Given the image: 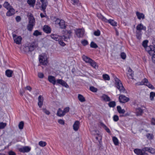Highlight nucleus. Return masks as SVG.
<instances>
[{
  "label": "nucleus",
  "instance_id": "1",
  "mask_svg": "<svg viewBox=\"0 0 155 155\" xmlns=\"http://www.w3.org/2000/svg\"><path fill=\"white\" fill-rule=\"evenodd\" d=\"M48 80L54 85L55 84H60L66 88L69 87L68 85L62 79H57L56 80L55 77L51 75H49L48 77Z\"/></svg>",
  "mask_w": 155,
  "mask_h": 155
},
{
  "label": "nucleus",
  "instance_id": "2",
  "mask_svg": "<svg viewBox=\"0 0 155 155\" xmlns=\"http://www.w3.org/2000/svg\"><path fill=\"white\" fill-rule=\"evenodd\" d=\"M39 61L40 63L43 65H46L48 62L47 55L45 54H40L39 56Z\"/></svg>",
  "mask_w": 155,
  "mask_h": 155
},
{
  "label": "nucleus",
  "instance_id": "3",
  "mask_svg": "<svg viewBox=\"0 0 155 155\" xmlns=\"http://www.w3.org/2000/svg\"><path fill=\"white\" fill-rule=\"evenodd\" d=\"M115 86L120 92H124L125 89L121 83V82L117 78H115Z\"/></svg>",
  "mask_w": 155,
  "mask_h": 155
},
{
  "label": "nucleus",
  "instance_id": "4",
  "mask_svg": "<svg viewBox=\"0 0 155 155\" xmlns=\"http://www.w3.org/2000/svg\"><path fill=\"white\" fill-rule=\"evenodd\" d=\"M35 48L34 43H29L25 47L24 49L26 52L32 51Z\"/></svg>",
  "mask_w": 155,
  "mask_h": 155
},
{
  "label": "nucleus",
  "instance_id": "5",
  "mask_svg": "<svg viewBox=\"0 0 155 155\" xmlns=\"http://www.w3.org/2000/svg\"><path fill=\"white\" fill-rule=\"evenodd\" d=\"M12 35L15 42L17 44H20L22 40L21 37L20 36H17L16 34L13 33H12Z\"/></svg>",
  "mask_w": 155,
  "mask_h": 155
},
{
  "label": "nucleus",
  "instance_id": "6",
  "mask_svg": "<svg viewBox=\"0 0 155 155\" xmlns=\"http://www.w3.org/2000/svg\"><path fill=\"white\" fill-rule=\"evenodd\" d=\"M145 48L146 51L150 55H152L155 53V47L153 45L147 46Z\"/></svg>",
  "mask_w": 155,
  "mask_h": 155
},
{
  "label": "nucleus",
  "instance_id": "7",
  "mask_svg": "<svg viewBox=\"0 0 155 155\" xmlns=\"http://www.w3.org/2000/svg\"><path fill=\"white\" fill-rule=\"evenodd\" d=\"M119 100L120 102L121 103H125L128 101L130 99L128 97H127L124 95H120L119 97Z\"/></svg>",
  "mask_w": 155,
  "mask_h": 155
},
{
  "label": "nucleus",
  "instance_id": "8",
  "mask_svg": "<svg viewBox=\"0 0 155 155\" xmlns=\"http://www.w3.org/2000/svg\"><path fill=\"white\" fill-rule=\"evenodd\" d=\"M75 33L78 38H82L84 35V31L82 29H77L75 31Z\"/></svg>",
  "mask_w": 155,
  "mask_h": 155
},
{
  "label": "nucleus",
  "instance_id": "9",
  "mask_svg": "<svg viewBox=\"0 0 155 155\" xmlns=\"http://www.w3.org/2000/svg\"><path fill=\"white\" fill-rule=\"evenodd\" d=\"M134 152L137 155H149L147 153L144 152L142 149H134Z\"/></svg>",
  "mask_w": 155,
  "mask_h": 155
},
{
  "label": "nucleus",
  "instance_id": "10",
  "mask_svg": "<svg viewBox=\"0 0 155 155\" xmlns=\"http://www.w3.org/2000/svg\"><path fill=\"white\" fill-rule=\"evenodd\" d=\"M31 147L28 146H25L19 148V151L22 153L28 152L31 150Z\"/></svg>",
  "mask_w": 155,
  "mask_h": 155
},
{
  "label": "nucleus",
  "instance_id": "11",
  "mask_svg": "<svg viewBox=\"0 0 155 155\" xmlns=\"http://www.w3.org/2000/svg\"><path fill=\"white\" fill-rule=\"evenodd\" d=\"M143 112V110L140 107H138L135 109V113L137 116L142 115Z\"/></svg>",
  "mask_w": 155,
  "mask_h": 155
},
{
  "label": "nucleus",
  "instance_id": "12",
  "mask_svg": "<svg viewBox=\"0 0 155 155\" xmlns=\"http://www.w3.org/2000/svg\"><path fill=\"white\" fill-rule=\"evenodd\" d=\"M136 29L137 30L139 31H142V30L146 31V28L145 26H143L142 23H140L137 25Z\"/></svg>",
  "mask_w": 155,
  "mask_h": 155
},
{
  "label": "nucleus",
  "instance_id": "13",
  "mask_svg": "<svg viewBox=\"0 0 155 155\" xmlns=\"http://www.w3.org/2000/svg\"><path fill=\"white\" fill-rule=\"evenodd\" d=\"M8 10V11L6 13V15L7 16H12L15 13V10L12 7Z\"/></svg>",
  "mask_w": 155,
  "mask_h": 155
},
{
  "label": "nucleus",
  "instance_id": "14",
  "mask_svg": "<svg viewBox=\"0 0 155 155\" xmlns=\"http://www.w3.org/2000/svg\"><path fill=\"white\" fill-rule=\"evenodd\" d=\"M100 98L104 101H110L111 100L110 97L107 95L103 94L102 96H101Z\"/></svg>",
  "mask_w": 155,
  "mask_h": 155
},
{
  "label": "nucleus",
  "instance_id": "15",
  "mask_svg": "<svg viewBox=\"0 0 155 155\" xmlns=\"http://www.w3.org/2000/svg\"><path fill=\"white\" fill-rule=\"evenodd\" d=\"M80 124V123L79 121L76 120L75 121L73 125V128L74 130L77 131L78 130Z\"/></svg>",
  "mask_w": 155,
  "mask_h": 155
},
{
  "label": "nucleus",
  "instance_id": "16",
  "mask_svg": "<svg viewBox=\"0 0 155 155\" xmlns=\"http://www.w3.org/2000/svg\"><path fill=\"white\" fill-rule=\"evenodd\" d=\"M41 1L42 3L41 10L43 12H45L47 6L46 2L45 0H41Z\"/></svg>",
  "mask_w": 155,
  "mask_h": 155
},
{
  "label": "nucleus",
  "instance_id": "17",
  "mask_svg": "<svg viewBox=\"0 0 155 155\" xmlns=\"http://www.w3.org/2000/svg\"><path fill=\"white\" fill-rule=\"evenodd\" d=\"M43 31L47 33H50L51 32V28L48 25H45L43 27Z\"/></svg>",
  "mask_w": 155,
  "mask_h": 155
},
{
  "label": "nucleus",
  "instance_id": "18",
  "mask_svg": "<svg viewBox=\"0 0 155 155\" xmlns=\"http://www.w3.org/2000/svg\"><path fill=\"white\" fill-rule=\"evenodd\" d=\"M29 24H32L33 25H35V20L32 14H30L29 17Z\"/></svg>",
  "mask_w": 155,
  "mask_h": 155
},
{
  "label": "nucleus",
  "instance_id": "19",
  "mask_svg": "<svg viewBox=\"0 0 155 155\" xmlns=\"http://www.w3.org/2000/svg\"><path fill=\"white\" fill-rule=\"evenodd\" d=\"M105 22L109 23L113 26H117V23L113 19H110L108 20L107 19V21H106Z\"/></svg>",
  "mask_w": 155,
  "mask_h": 155
},
{
  "label": "nucleus",
  "instance_id": "20",
  "mask_svg": "<svg viewBox=\"0 0 155 155\" xmlns=\"http://www.w3.org/2000/svg\"><path fill=\"white\" fill-rule=\"evenodd\" d=\"M82 58L83 60L85 61V62L89 64L90 63L92 60L89 57L84 55L82 56Z\"/></svg>",
  "mask_w": 155,
  "mask_h": 155
},
{
  "label": "nucleus",
  "instance_id": "21",
  "mask_svg": "<svg viewBox=\"0 0 155 155\" xmlns=\"http://www.w3.org/2000/svg\"><path fill=\"white\" fill-rule=\"evenodd\" d=\"M136 15L137 16V18L140 20L141 19H144L145 18L144 15L143 13H141L138 12H136Z\"/></svg>",
  "mask_w": 155,
  "mask_h": 155
},
{
  "label": "nucleus",
  "instance_id": "22",
  "mask_svg": "<svg viewBox=\"0 0 155 155\" xmlns=\"http://www.w3.org/2000/svg\"><path fill=\"white\" fill-rule=\"evenodd\" d=\"M38 105L40 107H41L43 105V99L42 96L39 95L38 97Z\"/></svg>",
  "mask_w": 155,
  "mask_h": 155
},
{
  "label": "nucleus",
  "instance_id": "23",
  "mask_svg": "<svg viewBox=\"0 0 155 155\" xmlns=\"http://www.w3.org/2000/svg\"><path fill=\"white\" fill-rule=\"evenodd\" d=\"M136 34L137 38L139 40H140L141 38L142 34V31L136 30Z\"/></svg>",
  "mask_w": 155,
  "mask_h": 155
},
{
  "label": "nucleus",
  "instance_id": "24",
  "mask_svg": "<svg viewBox=\"0 0 155 155\" xmlns=\"http://www.w3.org/2000/svg\"><path fill=\"white\" fill-rule=\"evenodd\" d=\"M57 115L59 117H63L64 116V114L63 110H62L61 108H59L57 111Z\"/></svg>",
  "mask_w": 155,
  "mask_h": 155
},
{
  "label": "nucleus",
  "instance_id": "25",
  "mask_svg": "<svg viewBox=\"0 0 155 155\" xmlns=\"http://www.w3.org/2000/svg\"><path fill=\"white\" fill-rule=\"evenodd\" d=\"M13 73V71L9 69H8L5 71V75L8 77H11Z\"/></svg>",
  "mask_w": 155,
  "mask_h": 155
},
{
  "label": "nucleus",
  "instance_id": "26",
  "mask_svg": "<svg viewBox=\"0 0 155 155\" xmlns=\"http://www.w3.org/2000/svg\"><path fill=\"white\" fill-rule=\"evenodd\" d=\"M36 0H27L28 4L31 7H33L35 6Z\"/></svg>",
  "mask_w": 155,
  "mask_h": 155
},
{
  "label": "nucleus",
  "instance_id": "27",
  "mask_svg": "<svg viewBox=\"0 0 155 155\" xmlns=\"http://www.w3.org/2000/svg\"><path fill=\"white\" fill-rule=\"evenodd\" d=\"M100 124L106 130V131L108 133H110V129L103 123L101 122Z\"/></svg>",
  "mask_w": 155,
  "mask_h": 155
},
{
  "label": "nucleus",
  "instance_id": "28",
  "mask_svg": "<svg viewBox=\"0 0 155 155\" xmlns=\"http://www.w3.org/2000/svg\"><path fill=\"white\" fill-rule=\"evenodd\" d=\"M117 109L118 112L120 114H124L125 113V110L124 109H122L120 106H118L117 107Z\"/></svg>",
  "mask_w": 155,
  "mask_h": 155
},
{
  "label": "nucleus",
  "instance_id": "29",
  "mask_svg": "<svg viewBox=\"0 0 155 155\" xmlns=\"http://www.w3.org/2000/svg\"><path fill=\"white\" fill-rule=\"evenodd\" d=\"M90 65L95 69L98 68V66L97 65V64L94 60H92L91 62L89 64Z\"/></svg>",
  "mask_w": 155,
  "mask_h": 155
},
{
  "label": "nucleus",
  "instance_id": "30",
  "mask_svg": "<svg viewBox=\"0 0 155 155\" xmlns=\"http://www.w3.org/2000/svg\"><path fill=\"white\" fill-rule=\"evenodd\" d=\"M78 98L79 101L81 102H84L85 101V98L82 95L80 94H79L78 95Z\"/></svg>",
  "mask_w": 155,
  "mask_h": 155
},
{
  "label": "nucleus",
  "instance_id": "31",
  "mask_svg": "<svg viewBox=\"0 0 155 155\" xmlns=\"http://www.w3.org/2000/svg\"><path fill=\"white\" fill-rule=\"evenodd\" d=\"M59 25L60 26V28L61 29L65 28H66L64 21L62 20H61V23H60Z\"/></svg>",
  "mask_w": 155,
  "mask_h": 155
},
{
  "label": "nucleus",
  "instance_id": "32",
  "mask_svg": "<svg viewBox=\"0 0 155 155\" xmlns=\"http://www.w3.org/2000/svg\"><path fill=\"white\" fill-rule=\"evenodd\" d=\"M149 82L148 80L146 78H144L141 82L140 85H146Z\"/></svg>",
  "mask_w": 155,
  "mask_h": 155
},
{
  "label": "nucleus",
  "instance_id": "33",
  "mask_svg": "<svg viewBox=\"0 0 155 155\" xmlns=\"http://www.w3.org/2000/svg\"><path fill=\"white\" fill-rule=\"evenodd\" d=\"M112 140L115 145L117 146L119 144V141L118 139L115 137H112Z\"/></svg>",
  "mask_w": 155,
  "mask_h": 155
},
{
  "label": "nucleus",
  "instance_id": "34",
  "mask_svg": "<svg viewBox=\"0 0 155 155\" xmlns=\"http://www.w3.org/2000/svg\"><path fill=\"white\" fill-rule=\"evenodd\" d=\"M51 37L54 40L57 41L59 40L58 36L57 35L51 34L50 35Z\"/></svg>",
  "mask_w": 155,
  "mask_h": 155
},
{
  "label": "nucleus",
  "instance_id": "35",
  "mask_svg": "<svg viewBox=\"0 0 155 155\" xmlns=\"http://www.w3.org/2000/svg\"><path fill=\"white\" fill-rule=\"evenodd\" d=\"M3 6L7 10L12 7L7 2H5L3 4Z\"/></svg>",
  "mask_w": 155,
  "mask_h": 155
},
{
  "label": "nucleus",
  "instance_id": "36",
  "mask_svg": "<svg viewBox=\"0 0 155 155\" xmlns=\"http://www.w3.org/2000/svg\"><path fill=\"white\" fill-rule=\"evenodd\" d=\"M109 106L110 107H114L116 105V102L114 101H110L108 104Z\"/></svg>",
  "mask_w": 155,
  "mask_h": 155
},
{
  "label": "nucleus",
  "instance_id": "37",
  "mask_svg": "<svg viewBox=\"0 0 155 155\" xmlns=\"http://www.w3.org/2000/svg\"><path fill=\"white\" fill-rule=\"evenodd\" d=\"M90 45L91 47L92 48H98V46L97 44L93 41L91 42Z\"/></svg>",
  "mask_w": 155,
  "mask_h": 155
},
{
  "label": "nucleus",
  "instance_id": "38",
  "mask_svg": "<svg viewBox=\"0 0 155 155\" xmlns=\"http://www.w3.org/2000/svg\"><path fill=\"white\" fill-rule=\"evenodd\" d=\"M103 78L105 80L109 81L110 79V76L106 74H103Z\"/></svg>",
  "mask_w": 155,
  "mask_h": 155
},
{
  "label": "nucleus",
  "instance_id": "39",
  "mask_svg": "<svg viewBox=\"0 0 155 155\" xmlns=\"http://www.w3.org/2000/svg\"><path fill=\"white\" fill-rule=\"evenodd\" d=\"M34 25L28 23L27 27V29L30 31H31L32 30Z\"/></svg>",
  "mask_w": 155,
  "mask_h": 155
},
{
  "label": "nucleus",
  "instance_id": "40",
  "mask_svg": "<svg viewBox=\"0 0 155 155\" xmlns=\"http://www.w3.org/2000/svg\"><path fill=\"white\" fill-rule=\"evenodd\" d=\"M47 143L45 142L41 141L39 142L38 145L41 147H44L46 146Z\"/></svg>",
  "mask_w": 155,
  "mask_h": 155
},
{
  "label": "nucleus",
  "instance_id": "41",
  "mask_svg": "<svg viewBox=\"0 0 155 155\" xmlns=\"http://www.w3.org/2000/svg\"><path fill=\"white\" fill-rule=\"evenodd\" d=\"M97 17L102 21L105 22L106 21H107V19L104 17V16L101 14H99L97 15Z\"/></svg>",
  "mask_w": 155,
  "mask_h": 155
},
{
  "label": "nucleus",
  "instance_id": "42",
  "mask_svg": "<svg viewBox=\"0 0 155 155\" xmlns=\"http://www.w3.org/2000/svg\"><path fill=\"white\" fill-rule=\"evenodd\" d=\"M41 35V33L37 30L35 31L33 33V35L36 36H38L39 35Z\"/></svg>",
  "mask_w": 155,
  "mask_h": 155
},
{
  "label": "nucleus",
  "instance_id": "43",
  "mask_svg": "<svg viewBox=\"0 0 155 155\" xmlns=\"http://www.w3.org/2000/svg\"><path fill=\"white\" fill-rule=\"evenodd\" d=\"M24 125V122L22 121L20 122L18 124V127L19 129H22L23 128Z\"/></svg>",
  "mask_w": 155,
  "mask_h": 155
},
{
  "label": "nucleus",
  "instance_id": "44",
  "mask_svg": "<svg viewBox=\"0 0 155 155\" xmlns=\"http://www.w3.org/2000/svg\"><path fill=\"white\" fill-rule=\"evenodd\" d=\"M154 97H155V93L153 92H151L150 93V98L151 101L154 100Z\"/></svg>",
  "mask_w": 155,
  "mask_h": 155
},
{
  "label": "nucleus",
  "instance_id": "45",
  "mask_svg": "<svg viewBox=\"0 0 155 155\" xmlns=\"http://www.w3.org/2000/svg\"><path fill=\"white\" fill-rule=\"evenodd\" d=\"M81 43L84 46H85L88 44V41L86 40H84L81 41Z\"/></svg>",
  "mask_w": 155,
  "mask_h": 155
},
{
  "label": "nucleus",
  "instance_id": "46",
  "mask_svg": "<svg viewBox=\"0 0 155 155\" xmlns=\"http://www.w3.org/2000/svg\"><path fill=\"white\" fill-rule=\"evenodd\" d=\"M90 90L93 92H96L97 91V89L94 87L91 86L90 87Z\"/></svg>",
  "mask_w": 155,
  "mask_h": 155
},
{
  "label": "nucleus",
  "instance_id": "47",
  "mask_svg": "<svg viewBox=\"0 0 155 155\" xmlns=\"http://www.w3.org/2000/svg\"><path fill=\"white\" fill-rule=\"evenodd\" d=\"M148 42V41L147 40H145L143 41L142 45L145 48L147 46V44Z\"/></svg>",
  "mask_w": 155,
  "mask_h": 155
},
{
  "label": "nucleus",
  "instance_id": "48",
  "mask_svg": "<svg viewBox=\"0 0 155 155\" xmlns=\"http://www.w3.org/2000/svg\"><path fill=\"white\" fill-rule=\"evenodd\" d=\"M94 34L96 36H99L101 34L100 31L99 30H97V31H95L94 32Z\"/></svg>",
  "mask_w": 155,
  "mask_h": 155
},
{
  "label": "nucleus",
  "instance_id": "49",
  "mask_svg": "<svg viewBox=\"0 0 155 155\" xmlns=\"http://www.w3.org/2000/svg\"><path fill=\"white\" fill-rule=\"evenodd\" d=\"M6 124L5 123L3 122H1L0 123V129H2L6 126Z\"/></svg>",
  "mask_w": 155,
  "mask_h": 155
},
{
  "label": "nucleus",
  "instance_id": "50",
  "mask_svg": "<svg viewBox=\"0 0 155 155\" xmlns=\"http://www.w3.org/2000/svg\"><path fill=\"white\" fill-rule=\"evenodd\" d=\"M146 136L150 140L152 139L153 138V136L152 134L149 133L147 134L146 135Z\"/></svg>",
  "mask_w": 155,
  "mask_h": 155
},
{
  "label": "nucleus",
  "instance_id": "51",
  "mask_svg": "<svg viewBox=\"0 0 155 155\" xmlns=\"http://www.w3.org/2000/svg\"><path fill=\"white\" fill-rule=\"evenodd\" d=\"M120 56L122 59H125L126 57V55L125 53L122 52L120 54Z\"/></svg>",
  "mask_w": 155,
  "mask_h": 155
},
{
  "label": "nucleus",
  "instance_id": "52",
  "mask_svg": "<svg viewBox=\"0 0 155 155\" xmlns=\"http://www.w3.org/2000/svg\"><path fill=\"white\" fill-rule=\"evenodd\" d=\"M69 110L70 108L68 107H66L64 109L63 111L64 114V115L65 114L67 113L69 111Z\"/></svg>",
  "mask_w": 155,
  "mask_h": 155
},
{
  "label": "nucleus",
  "instance_id": "53",
  "mask_svg": "<svg viewBox=\"0 0 155 155\" xmlns=\"http://www.w3.org/2000/svg\"><path fill=\"white\" fill-rule=\"evenodd\" d=\"M133 72H132L128 73H127V75L129 78L132 79L134 77Z\"/></svg>",
  "mask_w": 155,
  "mask_h": 155
},
{
  "label": "nucleus",
  "instance_id": "54",
  "mask_svg": "<svg viewBox=\"0 0 155 155\" xmlns=\"http://www.w3.org/2000/svg\"><path fill=\"white\" fill-rule=\"evenodd\" d=\"M146 85L149 88L152 89H153L154 88V86L150 83L149 82Z\"/></svg>",
  "mask_w": 155,
  "mask_h": 155
},
{
  "label": "nucleus",
  "instance_id": "55",
  "mask_svg": "<svg viewBox=\"0 0 155 155\" xmlns=\"http://www.w3.org/2000/svg\"><path fill=\"white\" fill-rule=\"evenodd\" d=\"M42 110L44 113L48 115H49L50 114V112H49V111L47 110L45 108H43L42 109Z\"/></svg>",
  "mask_w": 155,
  "mask_h": 155
},
{
  "label": "nucleus",
  "instance_id": "56",
  "mask_svg": "<svg viewBox=\"0 0 155 155\" xmlns=\"http://www.w3.org/2000/svg\"><path fill=\"white\" fill-rule=\"evenodd\" d=\"M150 147H144L143 148L142 150L144 152H145L146 151H148L149 152Z\"/></svg>",
  "mask_w": 155,
  "mask_h": 155
},
{
  "label": "nucleus",
  "instance_id": "57",
  "mask_svg": "<svg viewBox=\"0 0 155 155\" xmlns=\"http://www.w3.org/2000/svg\"><path fill=\"white\" fill-rule=\"evenodd\" d=\"M113 119L114 121L117 122L119 120V117L117 115H114L113 117Z\"/></svg>",
  "mask_w": 155,
  "mask_h": 155
},
{
  "label": "nucleus",
  "instance_id": "58",
  "mask_svg": "<svg viewBox=\"0 0 155 155\" xmlns=\"http://www.w3.org/2000/svg\"><path fill=\"white\" fill-rule=\"evenodd\" d=\"M38 76L40 78H42L44 77V75L43 73L39 72L38 73Z\"/></svg>",
  "mask_w": 155,
  "mask_h": 155
},
{
  "label": "nucleus",
  "instance_id": "59",
  "mask_svg": "<svg viewBox=\"0 0 155 155\" xmlns=\"http://www.w3.org/2000/svg\"><path fill=\"white\" fill-rule=\"evenodd\" d=\"M149 152L151 153H155V149L151 147H150Z\"/></svg>",
  "mask_w": 155,
  "mask_h": 155
},
{
  "label": "nucleus",
  "instance_id": "60",
  "mask_svg": "<svg viewBox=\"0 0 155 155\" xmlns=\"http://www.w3.org/2000/svg\"><path fill=\"white\" fill-rule=\"evenodd\" d=\"M61 20H60L58 18L56 19V20L55 21V24H58L59 25L60 23H61Z\"/></svg>",
  "mask_w": 155,
  "mask_h": 155
},
{
  "label": "nucleus",
  "instance_id": "61",
  "mask_svg": "<svg viewBox=\"0 0 155 155\" xmlns=\"http://www.w3.org/2000/svg\"><path fill=\"white\" fill-rule=\"evenodd\" d=\"M8 155H16L15 153L12 151H10L8 152Z\"/></svg>",
  "mask_w": 155,
  "mask_h": 155
},
{
  "label": "nucleus",
  "instance_id": "62",
  "mask_svg": "<svg viewBox=\"0 0 155 155\" xmlns=\"http://www.w3.org/2000/svg\"><path fill=\"white\" fill-rule=\"evenodd\" d=\"M58 122L60 124L64 125V120H62L60 119L58 120Z\"/></svg>",
  "mask_w": 155,
  "mask_h": 155
},
{
  "label": "nucleus",
  "instance_id": "63",
  "mask_svg": "<svg viewBox=\"0 0 155 155\" xmlns=\"http://www.w3.org/2000/svg\"><path fill=\"white\" fill-rule=\"evenodd\" d=\"M152 57V60L153 63L155 64V53L153 54Z\"/></svg>",
  "mask_w": 155,
  "mask_h": 155
},
{
  "label": "nucleus",
  "instance_id": "64",
  "mask_svg": "<svg viewBox=\"0 0 155 155\" xmlns=\"http://www.w3.org/2000/svg\"><path fill=\"white\" fill-rule=\"evenodd\" d=\"M151 123L152 125H155V119L154 118H153L151 120Z\"/></svg>",
  "mask_w": 155,
  "mask_h": 155
}]
</instances>
